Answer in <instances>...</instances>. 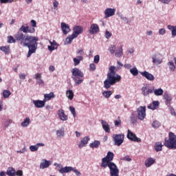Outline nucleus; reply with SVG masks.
<instances>
[{
	"instance_id": "obj_43",
	"label": "nucleus",
	"mask_w": 176,
	"mask_h": 176,
	"mask_svg": "<svg viewBox=\"0 0 176 176\" xmlns=\"http://www.w3.org/2000/svg\"><path fill=\"white\" fill-rule=\"evenodd\" d=\"M16 38H14L12 36H8V43L11 44V43H16Z\"/></svg>"
},
{
	"instance_id": "obj_11",
	"label": "nucleus",
	"mask_w": 176,
	"mask_h": 176,
	"mask_svg": "<svg viewBox=\"0 0 176 176\" xmlns=\"http://www.w3.org/2000/svg\"><path fill=\"white\" fill-rule=\"evenodd\" d=\"M116 9L111 8H107L104 10V18L107 19L115 15Z\"/></svg>"
},
{
	"instance_id": "obj_3",
	"label": "nucleus",
	"mask_w": 176,
	"mask_h": 176,
	"mask_svg": "<svg viewBox=\"0 0 176 176\" xmlns=\"http://www.w3.org/2000/svg\"><path fill=\"white\" fill-rule=\"evenodd\" d=\"M72 75L73 76V80L76 81V86H78L83 82L81 78L84 77V73L78 68L74 67L72 69Z\"/></svg>"
},
{
	"instance_id": "obj_55",
	"label": "nucleus",
	"mask_w": 176,
	"mask_h": 176,
	"mask_svg": "<svg viewBox=\"0 0 176 176\" xmlns=\"http://www.w3.org/2000/svg\"><path fill=\"white\" fill-rule=\"evenodd\" d=\"M111 36H112V34L109 31L106 30V32H105V38L109 39L111 37Z\"/></svg>"
},
{
	"instance_id": "obj_50",
	"label": "nucleus",
	"mask_w": 176,
	"mask_h": 176,
	"mask_svg": "<svg viewBox=\"0 0 176 176\" xmlns=\"http://www.w3.org/2000/svg\"><path fill=\"white\" fill-rule=\"evenodd\" d=\"M168 109L170 111V114L172 116H176V113L175 111V109H173V107L172 106H170V104H169V106H168Z\"/></svg>"
},
{
	"instance_id": "obj_53",
	"label": "nucleus",
	"mask_w": 176,
	"mask_h": 176,
	"mask_svg": "<svg viewBox=\"0 0 176 176\" xmlns=\"http://www.w3.org/2000/svg\"><path fill=\"white\" fill-rule=\"evenodd\" d=\"M120 160L126 161V162H131L132 159H131L129 155H127L124 157L121 158Z\"/></svg>"
},
{
	"instance_id": "obj_34",
	"label": "nucleus",
	"mask_w": 176,
	"mask_h": 176,
	"mask_svg": "<svg viewBox=\"0 0 176 176\" xmlns=\"http://www.w3.org/2000/svg\"><path fill=\"white\" fill-rule=\"evenodd\" d=\"M164 94V89L162 88H158L157 89H154V95L156 96H160Z\"/></svg>"
},
{
	"instance_id": "obj_21",
	"label": "nucleus",
	"mask_w": 176,
	"mask_h": 176,
	"mask_svg": "<svg viewBox=\"0 0 176 176\" xmlns=\"http://www.w3.org/2000/svg\"><path fill=\"white\" fill-rule=\"evenodd\" d=\"M84 60L82 56H77V57L73 58V62H74V66H78L80 65V62Z\"/></svg>"
},
{
	"instance_id": "obj_58",
	"label": "nucleus",
	"mask_w": 176,
	"mask_h": 176,
	"mask_svg": "<svg viewBox=\"0 0 176 176\" xmlns=\"http://www.w3.org/2000/svg\"><path fill=\"white\" fill-rule=\"evenodd\" d=\"M35 32V28H31V27H28V33H34Z\"/></svg>"
},
{
	"instance_id": "obj_46",
	"label": "nucleus",
	"mask_w": 176,
	"mask_h": 176,
	"mask_svg": "<svg viewBox=\"0 0 176 176\" xmlns=\"http://www.w3.org/2000/svg\"><path fill=\"white\" fill-rule=\"evenodd\" d=\"M3 95L5 98H8L11 95V92L8 89H5L3 92Z\"/></svg>"
},
{
	"instance_id": "obj_28",
	"label": "nucleus",
	"mask_w": 176,
	"mask_h": 176,
	"mask_svg": "<svg viewBox=\"0 0 176 176\" xmlns=\"http://www.w3.org/2000/svg\"><path fill=\"white\" fill-rule=\"evenodd\" d=\"M35 78L37 80V82L40 86L44 85V81L41 80V74H40V73H37L35 75Z\"/></svg>"
},
{
	"instance_id": "obj_16",
	"label": "nucleus",
	"mask_w": 176,
	"mask_h": 176,
	"mask_svg": "<svg viewBox=\"0 0 176 176\" xmlns=\"http://www.w3.org/2000/svg\"><path fill=\"white\" fill-rule=\"evenodd\" d=\"M152 62L153 63L160 65L162 63V59L161 58L159 54H153L152 57Z\"/></svg>"
},
{
	"instance_id": "obj_10",
	"label": "nucleus",
	"mask_w": 176,
	"mask_h": 176,
	"mask_svg": "<svg viewBox=\"0 0 176 176\" xmlns=\"http://www.w3.org/2000/svg\"><path fill=\"white\" fill-rule=\"evenodd\" d=\"M140 75L145 78L147 80L149 81H154L155 80V77L153 74H151V73H148L147 71H143V72H140Z\"/></svg>"
},
{
	"instance_id": "obj_24",
	"label": "nucleus",
	"mask_w": 176,
	"mask_h": 176,
	"mask_svg": "<svg viewBox=\"0 0 176 176\" xmlns=\"http://www.w3.org/2000/svg\"><path fill=\"white\" fill-rule=\"evenodd\" d=\"M72 170H73V168L71 166H66L65 168H62L58 170V171H59L62 174L68 173L71 172Z\"/></svg>"
},
{
	"instance_id": "obj_29",
	"label": "nucleus",
	"mask_w": 176,
	"mask_h": 176,
	"mask_svg": "<svg viewBox=\"0 0 176 176\" xmlns=\"http://www.w3.org/2000/svg\"><path fill=\"white\" fill-rule=\"evenodd\" d=\"M6 174L8 176H16V171L12 167H9L7 170Z\"/></svg>"
},
{
	"instance_id": "obj_40",
	"label": "nucleus",
	"mask_w": 176,
	"mask_h": 176,
	"mask_svg": "<svg viewBox=\"0 0 176 176\" xmlns=\"http://www.w3.org/2000/svg\"><path fill=\"white\" fill-rule=\"evenodd\" d=\"M44 161H45V162L41 163V166H40L41 168H43V169L48 168L50 165V164L48 161H47V160H44Z\"/></svg>"
},
{
	"instance_id": "obj_57",
	"label": "nucleus",
	"mask_w": 176,
	"mask_h": 176,
	"mask_svg": "<svg viewBox=\"0 0 176 176\" xmlns=\"http://www.w3.org/2000/svg\"><path fill=\"white\" fill-rule=\"evenodd\" d=\"M166 34V29L165 28H161L159 30V34L160 35H164Z\"/></svg>"
},
{
	"instance_id": "obj_44",
	"label": "nucleus",
	"mask_w": 176,
	"mask_h": 176,
	"mask_svg": "<svg viewBox=\"0 0 176 176\" xmlns=\"http://www.w3.org/2000/svg\"><path fill=\"white\" fill-rule=\"evenodd\" d=\"M111 95H112L111 91H104V92H103V96H104L105 98H109Z\"/></svg>"
},
{
	"instance_id": "obj_36",
	"label": "nucleus",
	"mask_w": 176,
	"mask_h": 176,
	"mask_svg": "<svg viewBox=\"0 0 176 176\" xmlns=\"http://www.w3.org/2000/svg\"><path fill=\"white\" fill-rule=\"evenodd\" d=\"M129 72L134 76H137L139 74V72H138V69H137V67L131 68Z\"/></svg>"
},
{
	"instance_id": "obj_60",
	"label": "nucleus",
	"mask_w": 176,
	"mask_h": 176,
	"mask_svg": "<svg viewBox=\"0 0 176 176\" xmlns=\"http://www.w3.org/2000/svg\"><path fill=\"white\" fill-rule=\"evenodd\" d=\"M124 67L126 69H130L132 67V65L129 63H126L124 65Z\"/></svg>"
},
{
	"instance_id": "obj_30",
	"label": "nucleus",
	"mask_w": 176,
	"mask_h": 176,
	"mask_svg": "<svg viewBox=\"0 0 176 176\" xmlns=\"http://www.w3.org/2000/svg\"><path fill=\"white\" fill-rule=\"evenodd\" d=\"M163 145L162 142H157L155 144L154 148L156 152L162 151Z\"/></svg>"
},
{
	"instance_id": "obj_14",
	"label": "nucleus",
	"mask_w": 176,
	"mask_h": 176,
	"mask_svg": "<svg viewBox=\"0 0 176 176\" xmlns=\"http://www.w3.org/2000/svg\"><path fill=\"white\" fill-rule=\"evenodd\" d=\"M60 28L65 35H67L71 30L69 25L65 22L60 23Z\"/></svg>"
},
{
	"instance_id": "obj_39",
	"label": "nucleus",
	"mask_w": 176,
	"mask_h": 176,
	"mask_svg": "<svg viewBox=\"0 0 176 176\" xmlns=\"http://www.w3.org/2000/svg\"><path fill=\"white\" fill-rule=\"evenodd\" d=\"M30 122V118H29V117H28L27 118H25V120H24V121L22 122L21 123V126L23 127H27Z\"/></svg>"
},
{
	"instance_id": "obj_9",
	"label": "nucleus",
	"mask_w": 176,
	"mask_h": 176,
	"mask_svg": "<svg viewBox=\"0 0 176 176\" xmlns=\"http://www.w3.org/2000/svg\"><path fill=\"white\" fill-rule=\"evenodd\" d=\"M126 138L131 141L135 142H141V140L140 138H138L136 135L132 133L129 129L127 130Z\"/></svg>"
},
{
	"instance_id": "obj_25",
	"label": "nucleus",
	"mask_w": 176,
	"mask_h": 176,
	"mask_svg": "<svg viewBox=\"0 0 176 176\" xmlns=\"http://www.w3.org/2000/svg\"><path fill=\"white\" fill-rule=\"evenodd\" d=\"M155 162V160H153L151 157H149L148 159H147L145 162H144V165L146 168H149L151 167L153 164H154V163Z\"/></svg>"
},
{
	"instance_id": "obj_56",
	"label": "nucleus",
	"mask_w": 176,
	"mask_h": 176,
	"mask_svg": "<svg viewBox=\"0 0 176 176\" xmlns=\"http://www.w3.org/2000/svg\"><path fill=\"white\" fill-rule=\"evenodd\" d=\"M1 3L3 4V3H11L12 2H14V0H0Z\"/></svg>"
},
{
	"instance_id": "obj_64",
	"label": "nucleus",
	"mask_w": 176,
	"mask_h": 176,
	"mask_svg": "<svg viewBox=\"0 0 176 176\" xmlns=\"http://www.w3.org/2000/svg\"><path fill=\"white\" fill-rule=\"evenodd\" d=\"M48 49L50 50V52H53L55 50L54 45H48Z\"/></svg>"
},
{
	"instance_id": "obj_49",
	"label": "nucleus",
	"mask_w": 176,
	"mask_h": 176,
	"mask_svg": "<svg viewBox=\"0 0 176 176\" xmlns=\"http://www.w3.org/2000/svg\"><path fill=\"white\" fill-rule=\"evenodd\" d=\"M113 123H114V126H115L116 127L119 126V125H120L121 123H122V121H121L120 117H118V120H115L113 121Z\"/></svg>"
},
{
	"instance_id": "obj_45",
	"label": "nucleus",
	"mask_w": 176,
	"mask_h": 176,
	"mask_svg": "<svg viewBox=\"0 0 176 176\" xmlns=\"http://www.w3.org/2000/svg\"><path fill=\"white\" fill-rule=\"evenodd\" d=\"M116 50V45H111L110 47H109V51L111 54H114Z\"/></svg>"
},
{
	"instance_id": "obj_15",
	"label": "nucleus",
	"mask_w": 176,
	"mask_h": 176,
	"mask_svg": "<svg viewBox=\"0 0 176 176\" xmlns=\"http://www.w3.org/2000/svg\"><path fill=\"white\" fill-rule=\"evenodd\" d=\"M100 31V28L97 23H94L91 25V28H89V34H96Z\"/></svg>"
},
{
	"instance_id": "obj_18",
	"label": "nucleus",
	"mask_w": 176,
	"mask_h": 176,
	"mask_svg": "<svg viewBox=\"0 0 176 176\" xmlns=\"http://www.w3.org/2000/svg\"><path fill=\"white\" fill-rule=\"evenodd\" d=\"M164 99L165 100V102L166 105H170V102L172 101V96L170 95V94H167L166 92L164 94L163 96Z\"/></svg>"
},
{
	"instance_id": "obj_62",
	"label": "nucleus",
	"mask_w": 176,
	"mask_h": 176,
	"mask_svg": "<svg viewBox=\"0 0 176 176\" xmlns=\"http://www.w3.org/2000/svg\"><path fill=\"white\" fill-rule=\"evenodd\" d=\"M58 5H59L58 1L56 0H54V8H55V9L57 8Z\"/></svg>"
},
{
	"instance_id": "obj_42",
	"label": "nucleus",
	"mask_w": 176,
	"mask_h": 176,
	"mask_svg": "<svg viewBox=\"0 0 176 176\" xmlns=\"http://www.w3.org/2000/svg\"><path fill=\"white\" fill-rule=\"evenodd\" d=\"M64 134H65L64 129L56 131V136L59 138L63 137Z\"/></svg>"
},
{
	"instance_id": "obj_38",
	"label": "nucleus",
	"mask_w": 176,
	"mask_h": 176,
	"mask_svg": "<svg viewBox=\"0 0 176 176\" xmlns=\"http://www.w3.org/2000/svg\"><path fill=\"white\" fill-rule=\"evenodd\" d=\"M167 65H168V66L169 67V69L170 71H172V72L175 71V65L174 62L169 61V62H168Z\"/></svg>"
},
{
	"instance_id": "obj_61",
	"label": "nucleus",
	"mask_w": 176,
	"mask_h": 176,
	"mask_svg": "<svg viewBox=\"0 0 176 176\" xmlns=\"http://www.w3.org/2000/svg\"><path fill=\"white\" fill-rule=\"evenodd\" d=\"M31 25L33 28L36 27V21L34 19L31 20Z\"/></svg>"
},
{
	"instance_id": "obj_19",
	"label": "nucleus",
	"mask_w": 176,
	"mask_h": 176,
	"mask_svg": "<svg viewBox=\"0 0 176 176\" xmlns=\"http://www.w3.org/2000/svg\"><path fill=\"white\" fill-rule=\"evenodd\" d=\"M89 140L90 138L89 137L84 138L78 144V148H82V147L85 146Z\"/></svg>"
},
{
	"instance_id": "obj_48",
	"label": "nucleus",
	"mask_w": 176,
	"mask_h": 176,
	"mask_svg": "<svg viewBox=\"0 0 176 176\" xmlns=\"http://www.w3.org/2000/svg\"><path fill=\"white\" fill-rule=\"evenodd\" d=\"M161 126V124L159 121H153L152 123V127L155 129H157Z\"/></svg>"
},
{
	"instance_id": "obj_26",
	"label": "nucleus",
	"mask_w": 176,
	"mask_h": 176,
	"mask_svg": "<svg viewBox=\"0 0 176 176\" xmlns=\"http://www.w3.org/2000/svg\"><path fill=\"white\" fill-rule=\"evenodd\" d=\"M102 127H103V130H104L105 132L110 133V126L107 121L102 120Z\"/></svg>"
},
{
	"instance_id": "obj_5",
	"label": "nucleus",
	"mask_w": 176,
	"mask_h": 176,
	"mask_svg": "<svg viewBox=\"0 0 176 176\" xmlns=\"http://www.w3.org/2000/svg\"><path fill=\"white\" fill-rule=\"evenodd\" d=\"M113 157L114 154L112 152L109 151L107 153V156L104 158L102 159V164L100 165V166L104 168H107V165L113 163L111 162V161L113 160Z\"/></svg>"
},
{
	"instance_id": "obj_63",
	"label": "nucleus",
	"mask_w": 176,
	"mask_h": 176,
	"mask_svg": "<svg viewBox=\"0 0 176 176\" xmlns=\"http://www.w3.org/2000/svg\"><path fill=\"white\" fill-rule=\"evenodd\" d=\"M72 171H74V173H76V175H77V176H80V173L78 170L74 169V168H73V170H72Z\"/></svg>"
},
{
	"instance_id": "obj_13",
	"label": "nucleus",
	"mask_w": 176,
	"mask_h": 176,
	"mask_svg": "<svg viewBox=\"0 0 176 176\" xmlns=\"http://www.w3.org/2000/svg\"><path fill=\"white\" fill-rule=\"evenodd\" d=\"M58 116H59V119L62 121H67L68 120V116L65 114L63 109H59V110H58Z\"/></svg>"
},
{
	"instance_id": "obj_27",
	"label": "nucleus",
	"mask_w": 176,
	"mask_h": 176,
	"mask_svg": "<svg viewBox=\"0 0 176 176\" xmlns=\"http://www.w3.org/2000/svg\"><path fill=\"white\" fill-rule=\"evenodd\" d=\"M76 36H74L73 34L69 35L68 37L66 38V41H65V45H69L72 43V41L76 38Z\"/></svg>"
},
{
	"instance_id": "obj_22",
	"label": "nucleus",
	"mask_w": 176,
	"mask_h": 176,
	"mask_svg": "<svg viewBox=\"0 0 176 176\" xmlns=\"http://www.w3.org/2000/svg\"><path fill=\"white\" fill-rule=\"evenodd\" d=\"M159 104L160 102H158V100H153L151 104H148V106H147V108L149 109L155 110Z\"/></svg>"
},
{
	"instance_id": "obj_33",
	"label": "nucleus",
	"mask_w": 176,
	"mask_h": 176,
	"mask_svg": "<svg viewBox=\"0 0 176 176\" xmlns=\"http://www.w3.org/2000/svg\"><path fill=\"white\" fill-rule=\"evenodd\" d=\"M167 28L169 30H171V34L173 36H176V27L171 25H168Z\"/></svg>"
},
{
	"instance_id": "obj_8",
	"label": "nucleus",
	"mask_w": 176,
	"mask_h": 176,
	"mask_svg": "<svg viewBox=\"0 0 176 176\" xmlns=\"http://www.w3.org/2000/svg\"><path fill=\"white\" fill-rule=\"evenodd\" d=\"M146 106H140L138 109H137L138 113V118L140 120H144L146 118Z\"/></svg>"
},
{
	"instance_id": "obj_12",
	"label": "nucleus",
	"mask_w": 176,
	"mask_h": 176,
	"mask_svg": "<svg viewBox=\"0 0 176 176\" xmlns=\"http://www.w3.org/2000/svg\"><path fill=\"white\" fill-rule=\"evenodd\" d=\"M83 32V28L80 25H76L73 28V36L77 38Z\"/></svg>"
},
{
	"instance_id": "obj_52",
	"label": "nucleus",
	"mask_w": 176,
	"mask_h": 176,
	"mask_svg": "<svg viewBox=\"0 0 176 176\" xmlns=\"http://www.w3.org/2000/svg\"><path fill=\"white\" fill-rule=\"evenodd\" d=\"M100 62V56L99 55H95V57H94V63L96 64H98Z\"/></svg>"
},
{
	"instance_id": "obj_6",
	"label": "nucleus",
	"mask_w": 176,
	"mask_h": 176,
	"mask_svg": "<svg viewBox=\"0 0 176 176\" xmlns=\"http://www.w3.org/2000/svg\"><path fill=\"white\" fill-rule=\"evenodd\" d=\"M106 167L109 168L110 176H119V169L114 163H109Z\"/></svg>"
},
{
	"instance_id": "obj_54",
	"label": "nucleus",
	"mask_w": 176,
	"mask_h": 176,
	"mask_svg": "<svg viewBox=\"0 0 176 176\" xmlns=\"http://www.w3.org/2000/svg\"><path fill=\"white\" fill-rule=\"evenodd\" d=\"M69 109H70V112H72V114H73V116L76 117V113L75 109L72 106H70Z\"/></svg>"
},
{
	"instance_id": "obj_2",
	"label": "nucleus",
	"mask_w": 176,
	"mask_h": 176,
	"mask_svg": "<svg viewBox=\"0 0 176 176\" xmlns=\"http://www.w3.org/2000/svg\"><path fill=\"white\" fill-rule=\"evenodd\" d=\"M118 68L114 65H111L109 67L107 78L104 80V82H103V87H104V89H109L111 86L121 81L122 77L116 74Z\"/></svg>"
},
{
	"instance_id": "obj_32",
	"label": "nucleus",
	"mask_w": 176,
	"mask_h": 176,
	"mask_svg": "<svg viewBox=\"0 0 176 176\" xmlns=\"http://www.w3.org/2000/svg\"><path fill=\"white\" fill-rule=\"evenodd\" d=\"M100 146V142L98 140H95L94 142L89 144V147L92 148H98Z\"/></svg>"
},
{
	"instance_id": "obj_47",
	"label": "nucleus",
	"mask_w": 176,
	"mask_h": 176,
	"mask_svg": "<svg viewBox=\"0 0 176 176\" xmlns=\"http://www.w3.org/2000/svg\"><path fill=\"white\" fill-rule=\"evenodd\" d=\"M28 29H29V26H25L24 25H23L21 28H20L21 32H23L25 34L28 33Z\"/></svg>"
},
{
	"instance_id": "obj_31",
	"label": "nucleus",
	"mask_w": 176,
	"mask_h": 176,
	"mask_svg": "<svg viewBox=\"0 0 176 176\" xmlns=\"http://www.w3.org/2000/svg\"><path fill=\"white\" fill-rule=\"evenodd\" d=\"M0 50H1L6 54H8L10 52V45L1 46L0 47Z\"/></svg>"
},
{
	"instance_id": "obj_41",
	"label": "nucleus",
	"mask_w": 176,
	"mask_h": 176,
	"mask_svg": "<svg viewBox=\"0 0 176 176\" xmlns=\"http://www.w3.org/2000/svg\"><path fill=\"white\" fill-rule=\"evenodd\" d=\"M66 96L70 100H73L74 98V92L71 89H69L67 92H66Z\"/></svg>"
},
{
	"instance_id": "obj_4",
	"label": "nucleus",
	"mask_w": 176,
	"mask_h": 176,
	"mask_svg": "<svg viewBox=\"0 0 176 176\" xmlns=\"http://www.w3.org/2000/svg\"><path fill=\"white\" fill-rule=\"evenodd\" d=\"M168 136V140L167 138L164 140V146L169 149H176V135L173 133L170 132Z\"/></svg>"
},
{
	"instance_id": "obj_7",
	"label": "nucleus",
	"mask_w": 176,
	"mask_h": 176,
	"mask_svg": "<svg viewBox=\"0 0 176 176\" xmlns=\"http://www.w3.org/2000/svg\"><path fill=\"white\" fill-rule=\"evenodd\" d=\"M112 138L114 142V145L120 146L124 142V134L113 135Z\"/></svg>"
},
{
	"instance_id": "obj_20",
	"label": "nucleus",
	"mask_w": 176,
	"mask_h": 176,
	"mask_svg": "<svg viewBox=\"0 0 176 176\" xmlns=\"http://www.w3.org/2000/svg\"><path fill=\"white\" fill-rule=\"evenodd\" d=\"M141 90H142V94L144 96H148L150 94L155 93V89H151V88H148L147 92H144V91L146 90V87H142V88Z\"/></svg>"
},
{
	"instance_id": "obj_17",
	"label": "nucleus",
	"mask_w": 176,
	"mask_h": 176,
	"mask_svg": "<svg viewBox=\"0 0 176 176\" xmlns=\"http://www.w3.org/2000/svg\"><path fill=\"white\" fill-rule=\"evenodd\" d=\"M45 100H33V103L36 108H43L45 105Z\"/></svg>"
},
{
	"instance_id": "obj_37",
	"label": "nucleus",
	"mask_w": 176,
	"mask_h": 176,
	"mask_svg": "<svg viewBox=\"0 0 176 176\" xmlns=\"http://www.w3.org/2000/svg\"><path fill=\"white\" fill-rule=\"evenodd\" d=\"M123 55V49L122 47H120V49L116 51L115 56L116 57H120Z\"/></svg>"
},
{
	"instance_id": "obj_51",
	"label": "nucleus",
	"mask_w": 176,
	"mask_h": 176,
	"mask_svg": "<svg viewBox=\"0 0 176 176\" xmlns=\"http://www.w3.org/2000/svg\"><path fill=\"white\" fill-rule=\"evenodd\" d=\"M96 69L95 63H91L89 64V71L90 72H94Z\"/></svg>"
},
{
	"instance_id": "obj_59",
	"label": "nucleus",
	"mask_w": 176,
	"mask_h": 176,
	"mask_svg": "<svg viewBox=\"0 0 176 176\" xmlns=\"http://www.w3.org/2000/svg\"><path fill=\"white\" fill-rule=\"evenodd\" d=\"M23 176V173L22 170H17L16 173H15V176Z\"/></svg>"
},
{
	"instance_id": "obj_23",
	"label": "nucleus",
	"mask_w": 176,
	"mask_h": 176,
	"mask_svg": "<svg viewBox=\"0 0 176 176\" xmlns=\"http://www.w3.org/2000/svg\"><path fill=\"white\" fill-rule=\"evenodd\" d=\"M44 98L45 99L43 100L46 102L47 101H50L52 98H54L55 95L54 92H50V94H45Z\"/></svg>"
},
{
	"instance_id": "obj_1",
	"label": "nucleus",
	"mask_w": 176,
	"mask_h": 176,
	"mask_svg": "<svg viewBox=\"0 0 176 176\" xmlns=\"http://www.w3.org/2000/svg\"><path fill=\"white\" fill-rule=\"evenodd\" d=\"M14 38L17 41L20 42V44L23 47H28L29 52L27 55L28 58H30L32 54L36 53L38 48V38L37 36H33L30 35H24L22 32H18L15 34Z\"/></svg>"
},
{
	"instance_id": "obj_35",
	"label": "nucleus",
	"mask_w": 176,
	"mask_h": 176,
	"mask_svg": "<svg viewBox=\"0 0 176 176\" xmlns=\"http://www.w3.org/2000/svg\"><path fill=\"white\" fill-rule=\"evenodd\" d=\"M39 146H43L44 144H38L36 146H31L30 147V149L32 152H34V151H38V148H39Z\"/></svg>"
}]
</instances>
